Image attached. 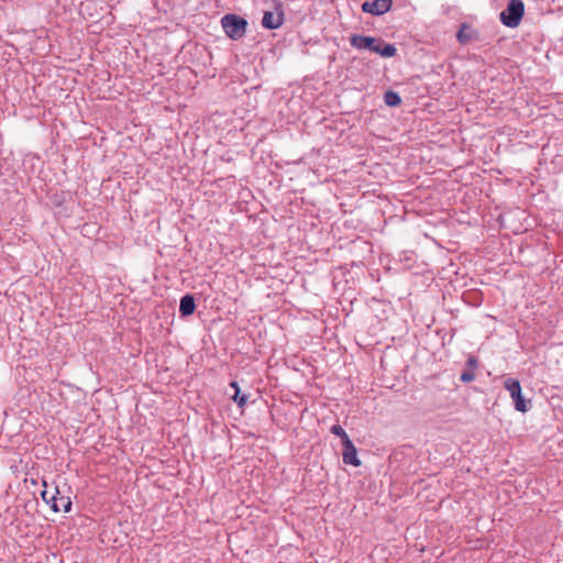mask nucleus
Segmentation results:
<instances>
[{"mask_svg":"<svg viewBox=\"0 0 563 563\" xmlns=\"http://www.w3.org/2000/svg\"><path fill=\"white\" fill-rule=\"evenodd\" d=\"M478 366V360L474 355H468L466 360V369L461 374V382L467 384L475 379L476 368Z\"/></svg>","mask_w":563,"mask_h":563,"instance_id":"6e6552de","label":"nucleus"},{"mask_svg":"<svg viewBox=\"0 0 563 563\" xmlns=\"http://www.w3.org/2000/svg\"><path fill=\"white\" fill-rule=\"evenodd\" d=\"M230 385L234 389L232 400L236 402L240 408H243L247 402V396L240 394V388L236 382H232Z\"/></svg>","mask_w":563,"mask_h":563,"instance_id":"f8f14e48","label":"nucleus"},{"mask_svg":"<svg viewBox=\"0 0 563 563\" xmlns=\"http://www.w3.org/2000/svg\"><path fill=\"white\" fill-rule=\"evenodd\" d=\"M262 24L266 29H276L282 25V11L277 10L276 12H265Z\"/></svg>","mask_w":563,"mask_h":563,"instance_id":"1a4fd4ad","label":"nucleus"},{"mask_svg":"<svg viewBox=\"0 0 563 563\" xmlns=\"http://www.w3.org/2000/svg\"><path fill=\"white\" fill-rule=\"evenodd\" d=\"M350 44L356 49H368L385 58L394 57L397 53L394 44L385 43L383 40L374 36L353 34L350 37Z\"/></svg>","mask_w":563,"mask_h":563,"instance_id":"f257e3e1","label":"nucleus"},{"mask_svg":"<svg viewBox=\"0 0 563 563\" xmlns=\"http://www.w3.org/2000/svg\"><path fill=\"white\" fill-rule=\"evenodd\" d=\"M195 309H196V305H195V299L191 295H185L181 299H180V303H179V311L181 313V316H190L195 312Z\"/></svg>","mask_w":563,"mask_h":563,"instance_id":"9d476101","label":"nucleus"},{"mask_svg":"<svg viewBox=\"0 0 563 563\" xmlns=\"http://www.w3.org/2000/svg\"><path fill=\"white\" fill-rule=\"evenodd\" d=\"M473 37H474V31L472 30V27L467 23H462L460 26V30L456 34V40L461 44H466L467 42L473 40Z\"/></svg>","mask_w":563,"mask_h":563,"instance_id":"9b49d317","label":"nucleus"},{"mask_svg":"<svg viewBox=\"0 0 563 563\" xmlns=\"http://www.w3.org/2000/svg\"><path fill=\"white\" fill-rule=\"evenodd\" d=\"M525 4L522 0H510L505 10L500 12V21L507 27H517L523 16Z\"/></svg>","mask_w":563,"mask_h":563,"instance_id":"7ed1b4c3","label":"nucleus"},{"mask_svg":"<svg viewBox=\"0 0 563 563\" xmlns=\"http://www.w3.org/2000/svg\"><path fill=\"white\" fill-rule=\"evenodd\" d=\"M44 489L41 493L42 499L51 506L55 512H68L71 509V499L67 492L62 490L58 486L53 490L47 489L46 481H43Z\"/></svg>","mask_w":563,"mask_h":563,"instance_id":"f03ea898","label":"nucleus"},{"mask_svg":"<svg viewBox=\"0 0 563 563\" xmlns=\"http://www.w3.org/2000/svg\"><path fill=\"white\" fill-rule=\"evenodd\" d=\"M384 101L389 107L399 106L401 102L400 96L395 91H387L384 95Z\"/></svg>","mask_w":563,"mask_h":563,"instance_id":"ddd939ff","label":"nucleus"},{"mask_svg":"<svg viewBox=\"0 0 563 563\" xmlns=\"http://www.w3.org/2000/svg\"><path fill=\"white\" fill-rule=\"evenodd\" d=\"M504 386L509 391L510 397L515 402L516 410L520 412H527L529 408L527 401L522 397L520 382L516 378H507Z\"/></svg>","mask_w":563,"mask_h":563,"instance_id":"39448f33","label":"nucleus"},{"mask_svg":"<svg viewBox=\"0 0 563 563\" xmlns=\"http://www.w3.org/2000/svg\"><path fill=\"white\" fill-rule=\"evenodd\" d=\"M393 5V0H367L362 3V11L375 16L387 13Z\"/></svg>","mask_w":563,"mask_h":563,"instance_id":"423d86ee","label":"nucleus"},{"mask_svg":"<svg viewBox=\"0 0 563 563\" xmlns=\"http://www.w3.org/2000/svg\"><path fill=\"white\" fill-rule=\"evenodd\" d=\"M221 25L229 37L236 40L244 35L246 21L238 15L227 14L221 19Z\"/></svg>","mask_w":563,"mask_h":563,"instance_id":"20e7f679","label":"nucleus"},{"mask_svg":"<svg viewBox=\"0 0 563 563\" xmlns=\"http://www.w3.org/2000/svg\"><path fill=\"white\" fill-rule=\"evenodd\" d=\"M343 445L342 459L347 465L360 466L361 460L357 457V450L351 439H346Z\"/></svg>","mask_w":563,"mask_h":563,"instance_id":"0eeeda50","label":"nucleus"},{"mask_svg":"<svg viewBox=\"0 0 563 563\" xmlns=\"http://www.w3.org/2000/svg\"><path fill=\"white\" fill-rule=\"evenodd\" d=\"M331 433L341 438L342 444L345 443L346 439H350L345 430L340 424H333L331 427Z\"/></svg>","mask_w":563,"mask_h":563,"instance_id":"4468645a","label":"nucleus"}]
</instances>
